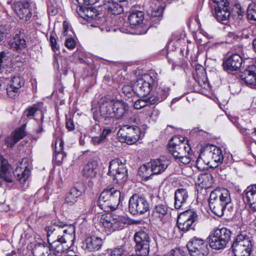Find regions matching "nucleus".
Returning <instances> with one entry per match:
<instances>
[{"mask_svg": "<svg viewBox=\"0 0 256 256\" xmlns=\"http://www.w3.org/2000/svg\"><path fill=\"white\" fill-rule=\"evenodd\" d=\"M128 21L126 22L120 30L125 33H134L138 34H144L152 25L148 19L144 17H128Z\"/></svg>", "mask_w": 256, "mask_h": 256, "instance_id": "nucleus-9", "label": "nucleus"}, {"mask_svg": "<svg viewBox=\"0 0 256 256\" xmlns=\"http://www.w3.org/2000/svg\"><path fill=\"white\" fill-rule=\"evenodd\" d=\"M246 198L250 206L256 210V186H248L246 190Z\"/></svg>", "mask_w": 256, "mask_h": 256, "instance_id": "nucleus-34", "label": "nucleus"}, {"mask_svg": "<svg viewBox=\"0 0 256 256\" xmlns=\"http://www.w3.org/2000/svg\"><path fill=\"white\" fill-rule=\"evenodd\" d=\"M230 230L226 228L214 230L208 236L210 246L215 250L224 248L231 237Z\"/></svg>", "mask_w": 256, "mask_h": 256, "instance_id": "nucleus-8", "label": "nucleus"}, {"mask_svg": "<svg viewBox=\"0 0 256 256\" xmlns=\"http://www.w3.org/2000/svg\"><path fill=\"white\" fill-rule=\"evenodd\" d=\"M12 58L4 52H0V70L2 72L6 68H10Z\"/></svg>", "mask_w": 256, "mask_h": 256, "instance_id": "nucleus-37", "label": "nucleus"}, {"mask_svg": "<svg viewBox=\"0 0 256 256\" xmlns=\"http://www.w3.org/2000/svg\"><path fill=\"white\" fill-rule=\"evenodd\" d=\"M50 16H54L58 14V9L54 6H50L48 9Z\"/></svg>", "mask_w": 256, "mask_h": 256, "instance_id": "nucleus-60", "label": "nucleus"}, {"mask_svg": "<svg viewBox=\"0 0 256 256\" xmlns=\"http://www.w3.org/2000/svg\"><path fill=\"white\" fill-rule=\"evenodd\" d=\"M244 13V10L242 8L240 4L238 3L234 4H230L228 6V10L226 12V16H243Z\"/></svg>", "mask_w": 256, "mask_h": 256, "instance_id": "nucleus-35", "label": "nucleus"}, {"mask_svg": "<svg viewBox=\"0 0 256 256\" xmlns=\"http://www.w3.org/2000/svg\"><path fill=\"white\" fill-rule=\"evenodd\" d=\"M230 120H231V122L234 123L236 126L238 128V129H239L240 132L242 134H243L244 136H248V135L250 134V132L252 130L250 129L244 128L241 124H240L238 122V118L236 117L233 118L231 117L230 118Z\"/></svg>", "mask_w": 256, "mask_h": 256, "instance_id": "nucleus-39", "label": "nucleus"}, {"mask_svg": "<svg viewBox=\"0 0 256 256\" xmlns=\"http://www.w3.org/2000/svg\"><path fill=\"white\" fill-rule=\"evenodd\" d=\"M144 133L136 126L124 125L118 131L117 135L120 140L128 144H135L142 138Z\"/></svg>", "mask_w": 256, "mask_h": 256, "instance_id": "nucleus-12", "label": "nucleus"}, {"mask_svg": "<svg viewBox=\"0 0 256 256\" xmlns=\"http://www.w3.org/2000/svg\"><path fill=\"white\" fill-rule=\"evenodd\" d=\"M170 88L162 83L158 82L152 87L149 96V100L151 104H158L166 98L170 94Z\"/></svg>", "mask_w": 256, "mask_h": 256, "instance_id": "nucleus-17", "label": "nucleus"}, {"mask_svg": "<svg viewBox=\"0 0 256 256\" xmlns=\"http://www.w3.org/2000/svg\"><path fill=\"white\" fill-rule=\"evenodd\" d=\"M168 150L173 156L184 164H188L195 158L190 146L178 138L171 140L168 144Z\"/></svg>", "mask_w": 256, "mask_h": 256, "instance_id": "nucleus-4", "label": "nucleus"}, {"mask_svg": "<svg viewBox=\"0 0 256 256\" xmlns=\"http://www.w3.org/2000/svg\"><path fill=\"white\" fill-rule=\"evenodd\" d=\"M63 28H64L63 34L64 36H66L68 34V30L70 28V26L68 22L64 21L63 22Z\"/></svg>", "mask_w": 256, "mask_h": 256, "instance_id": "nucleus-63", "label": "nucleus"}, {"mask_svg": "<svg viewBox=\"0 0 256 256\" xmlns=\"http://www.w3.org/2000/svg\"><path fill=\"white\" fill-rule=\"evenodd\" d=\"M82 20L81 22L82 24H87L88 26H89L92 27H96V26L92 24V22L95 20L96 18L98 17H82Z\"/></svg>", "mask_w": 256, "mask_h": 256, "instance_id": "nucleus-46", "label": "nucleus"}, {"mask_svg": "<svg viewBox=\"0 0 256 256\" xmlns=\"http://www.w3.org/2000/svg\"><path fill=\"white\" fill-rule=\"evenodd\" d=\"M102 7L107 10L108 14L112 15H118L124 11V8L120 4L113 1L107 2Z\"/></svg>", "mask_w": 256, "mask_h": 256, "instance_id": "nucleus-31", "label": "nucleus"}, {"mask_svg": "<svg viewBox=\"0 0 256 256\" xmlns=\"http://www.w3.org/2000/svg\"><path fill=\"white\" fill-rule=\"evenodd\" d=\"M103 240L94 236L87 237L83 242V248L88 252L100 250L103 244Z\"/></svg>", "mask_w": 256, "mask_h": 256, "instance_id": "nucleus-24", "label": "nucleus"}, {"mask_svg": "<svg viewBox=\"0 0 256 256\" xmlns=\"http://www.w3.org/2000/svg\"><path fill=\"white\" fill-rule=\"evenodd\" d=\"M9 44L12 49L16 51L21 50L26 47V40L18 34H16L14 39L10 42Z\"/></svg>", "mask_w": 256, "mask_h": 256, "instance_id": "nucleus-33", "label": "nucleus"}, {"mask_svg": "<svg viewBox=\"0 0 256 256\" xmlns=\"http://www.w3.org/2000/svg\"><path fill=\"white\" fill-rule=\"evenodd\" d=\"M202 156L206 158V156L204 155V153H202V154H199L198 158H196V166L198 168V169H200V168H202V166L203 163H206L207 164V161L205 162L203 160H202Z\"/></svg>", "mask_w": 256, "mask_h": 256, "instance_id": "nucleus-51", "label": "nucleus"}, {"mask_svg": "<svg viewBox=\"0 0 256 256\" xmlns=\"http://www.w3.org/2000/svg\"><path fill=\"white\" fill-rule=\"evenodd\" d=\"M148 105H152L149 100V96L145 98L139 99L134 103V108L136 109H140Z\"/></svg>", "mask_w": 256, "mask_h": 256, "instance_id": "nucleus-41", "label": "nucleus"}, {"mask_svg": "<svg viewBox=\"0 0 256 256\" xmlns=\"http://www.w3.org/2000/svg\"><path fill=\"white\" fill-rule=\"evenodd\" d=\"M50 41L52 50L54 51L57 50L58 49V48L56 45V40L55 38L52 36H50Z\"/></svg>", "mask_w": 256, "mask_h": 256, "instance_id": "nucleus-57", "label": "nucleus"}, {"mask_svg": "<svg viewBox=\"0 0 256 256\" xmlns=\"http://www.w3.org/2000/svg\"><path fill=\"white\" fill-rule=\"evenodd\" d=\"M186 247L191 256H207L209 253L207 242L196 237L190 240Z\"/></svg>", "mask_w": 256, "mask_h": 256, "instance_id": "nucleus-14", "label": "nucleus"}, {"mask_svg": "<svg viewBox=\"0 0 256 256\" xmlns=\"http://www.w3.org/2000/svg\"><path fill=\"white\" fill-rule=\"evenodd\" d=\"M110 132V129H104L100 136H94L92 138L91 143L95 146L102 144Z\"/></svg>", "mask_w": 256, "mask_h": 256, "instance_id": "nucleus-38", "label": "nucleus"}, {"mask_svg": "<svg viewBox=\"0 0 256 256\" xmlns=\"http://www.w3.org/2000/svg\"><path fill=\"white\" fill-rule=\"evenodd\" d=\"M136 243V249L144 256H148L150 251V237L148 234L143 230L136 232L134 234Z\"/></svg>", "mask_w": 256, "mask_h": 256, "instance_id": "nucleus-19", "label": "nucleus"}, {"mask_svg": "<svg viewBox=\"0 0 256 256\" xmlns=\"http://www.w3.org/2000/svg\"><path fill=\"white\" fill-rule=\"evenodd\" d=\"M231 202L229 191L226 189H216L211 192L209 200V206L212 212L218 216L224 214L226 205Z\"/></svg>", "mask_w": 256, "mask_h": 256, "instance_id": "nucleus-3", "label": "nucleus"}, {"mask_svg": "<svg viewBox=\"0 0 256 256\" xmlns=\"http://www.w3.org/2000/svg\"><path fill=\"white\" fill-rule=\"evenodd\" d=\"M197 218L196 213L188 210L182 212L177 219V226L178 229L184 232H187L194 229V223Z\"/></svg>", "mask_w": 256, "mask_h": 256, "instance_id": "nucleus-15", "label": "nucleus"}, {"mask_svg": "<svg viewBox=\"0 0 256 256\" xmlns=\"http://www.w3.org/2000/svg\"><path fill=\"white\" fill-rule=\"evenodd\" d=\"M100 118L105 120L120 119L126 116L129 108L128 104L123 101L111 100L106 98L100 100Z\"/></svg>", "mask_w": 256, "mask_h": 256, "instance_id": "nucleus-2", "label": "nucleus"}, {"mask_svg": "<svg viewBox=\"0 0 256 256\" xmlns=\"http://www.w3.org/2000/svg\"><path fill=\"white\" fill-rule=\"evenodd\" d=\"M47 238L54 256H62V253L68 250L73 244L75 228L68 226L59 220H53L51 225L46 228Z\"/></svg>", "mask_w": 256, "mask_h": 256, "instance_id": "nucleus-1", "label": "nucleus"}, {"mask_svg": "<svg viewBox=\"0 0 256 256\" xmlns=\"http://www.w3.org/2000/svg\"><path fill=\"white\" fill-rule=\"evenodd\" d=\"M169 208L166 202L156 204L154 208L152 216L162 223L166 222L169 218Z\"/></svg>", "mask_w": 256, "mask_h": 256, "instance_id": "nucleus-21", "label": "nucleus"}, {"mask_svg": "<svg viewBox=\"0 0 256 256\" xmlns=\"http://www.w3.org/2000/svg\"><path fill=\"white\" fill-rule=\"evenodd\" d=\"M156 83L157 78L154 74H143L134 82V94L138 96H149Z\"/></svg>", "mask_w": 256, "mask_h": 256, "instance_id": "nucleus-11", "label": "nucleus"}, {"mask_svg": "<svg viewBox=\"0 0 256 256\" xmlns=\"http://www.w3.org/2000/svg\"><path fill=\"white\" fill-rule=\"evenodd\" d=\"M6 89L8 95L10 98H14L18 96V90L15 89L10 86L6 88Z\"/></svg>", "mask_w": 256, "mask_h": 256, "instance_id": "nucleus-50", "label": "nucleus"}, {"mask_svg": "<svg viewBox=\"0 0 256 256\" xmlns=\"http://www.w3.org/2000/svg\"><path fill=\"white\" fill-rule=\"evenodd\" d=\"M30 0H24L22 2H16L14 4L12 8L18 16H37V12L34 7L30 6Z\"/></svg>", "mask_w": 256, "mask_h": 256, "instance_id": "nucleus-20", "label": "nucleus"}, {"mask_svg": "<svg viewBox=\"0 0 256 256\" xmlns=\"http://www.w3.org/2000/svg\"><path fill=\"white\" fill-rule=\"evenodd\" d=\"M229 18L230 17H216V18L218 22L222 24L226 25L229 22Z\"/></svg>", "mask_w": 256, "mask_h": 256, "instance_id": "nucleus-58", "label": "nucleus"}, {"mask_svg": "<svg viewBox=\"0 0 256 256\" xmlns=\"http://www.w3.org/2000/svg\"><path fill=\"white\" fill-rule=\"evenodd\" d=\"M66 126L68 131H72L74 129V125L72 120L67 116L66 119Z\"/></svg>", "mask_w": 256, "mask_h": 256, "instance_id": "nucleus-52", "label": "nucleus"}, {"mask_svg": "<svg viewBox=\"0 0 256 256\" xmlns=\"http://www.w3.org/2000/svg\"><path fill=\"white\" fill-rule=\"evenodd\" d=\"M242 63V59L240 54H234L228 58L223 62L225 70L234 71L239 69Z\"/></svg>", "mask_w": 256, "mask_h": 256, "instance_id": "nucleus-25", "label": "nucleus"}, {"mask_svg": "<svg viewBox=\"0 0 256 256\" xmlns=\"http://www.w3.org/2000/svg\"><path fill=\"white\" fill-rule=\"evenodd\" d=\"M130 15L129 16H144V12L142 10H139L137 9V7L134 6L132 7L130 10Z\"/></svg>", "mask_w": 256, "mask_h": 256, "instance_id": "nucleus-53", "label": "nucleus"}, {"mask_svg": "<svg viewBox=\"0 0 256 256\" xmlns=\"http://www.w3.org/2000/svg\"><path fill=\"white\" fill-rule=\"evenodd\" d=\"M108 174L114 177L118 182L125 180L127 178V170L125 164L118 158H115L110 162Z\"/></svg>", "mask_w": 256, "mask_h": 256, "instance_id": "nucleus-16", "label": "nucleus"}, {"mask_svg": "<svg viewBox=\"0 0 256 256\" xmlns=\"http://www.w3.org/2000/svg\"><path fill=\"white\" fill-rule=\"evenodd\" d=\"M65 45L69 49H74L76 46L75 42L72 38H68L66 40Z\"/></svg>", "mask_w": 256, "mask_h": 256, "instance_id": "nucleus-56", "label": "nucleus"}, {"mask_svg": "<svg viewBox=\"0 0 256 256\" xmlns=\"http://www.w3.org/2000/svg\"><path fill=\"white\" fill-rule=\"evenodd\" d=\"M34 256H54L50 244L45 242L36 244L32 250Z\"/></svg>", "mask_w": 256, "mask_h": 256, "instance_id": "nucleus-28", "label": "nucleus"}, {"mask_svg": "<svg viewBox=\"0 0 256 256\" xmlns=\"http://www.w3.org/2000/svg\"><path fill=\"white\" fill-rule=\"evenodd\" d=\"M204 155L208 158L207 164L211 168H217L222 164L224 156L221 149L214 146H210L204 152Z\"/></svg>", "mask_w": 256, "mask_h": 256, "instance_id": "nucleus-18", "label": "nucleus"}, {"mask_svg": "<svg viewBox=\"0 0 256 256\" xmlns=\"http://www.w3.org/2000/svg\"><path fill=\"white\" fill-rule=\"evenodd\" d=\"M230 2L228 0H210L209 5L216 16H226Z\"/></svg>", "mask_w": 256, "mask_h": 256, "instance_id": "nucleus-23", "label": "nucleus"}, {"mask_svg": "<svg viewBox=\"0 0 256 256\" xmlns=\"http://www.w3.org/2000/svg\"><path fill=\"white\" fill-rule=\"evenodd\" d=\"M149 207V203L143 195L135 194L129 200L128 210L134 215L145 213Z\"/></svg>", "mask_w": 256, "mask_h": 256, "instance_id": "nucleus-13", "label": "nucleus"}, {"mask_svg": "<svg viewBox=\"0 0 256 256\" xmlns=\"http://www.w3.org/2000/svg\"><path fill=\"white\" fill-rule=\"evenodd\" d=\"M171 255L172 256H186V252L180 248L172 250L171 251Z\"/></svg>", "mask_w": 256, "mask_h": 256, "instance_id": "nucleus-54", "label": "nucleus"}, {"mask_svg": "<svg viewBox=\"0 0 256 256\" xmlns=\"http://www.w3.org/2000/svg\"><path fill=\"white\" fill-rule=\"evenodd\" d=\"M12 134L14 136L16 139L18 138V141L23 138L26 135V132L24 130V126H23L22 128L16 129Z\"/></svg>", "mask_w": 256, "mask_h": 256, "instance_id": "nucleus-44", "label": "nucleus"}, {"mask_svg": "<svg viewBox=\"0 0 256 256\" xmlns=\"http://www.w3.org/2000/svg\"><path fill=\"white\" fill-rule=\"evenodd\" d=\"M82 190H79L77 188H73L68 194L66 198V201L68 204H74L76 202L78 198L82 196Z\"/></svg>", "mask_w": 256, "mask_h": 256, "instance_id": "nucleus-36", "label": "nucleus"}, {"mask_svg": "<svg viewBox=\"0 0 256 256\" xmlns=\"http://www.w3.org/2000/svg\"><path fill=\"white\" fill-rule=\"evenodd\" d=\"M240 76L248 86L256 89V62L249 66Z\"/></svg>", "mask_w": 256, "mask_h": 256, "instance_id": "nucleus-22", "label": "nucleus"}, {"mask_svg": "<svg viewBox=\"0 0 256 256\" xmlns=\"http://www.w3.org/2000/svg\"><path fill=\"white\" fill-rule=\"evenodd\" d=\"M100 222L106 232L111 233L115 230H122L128 224L129 220L124 216L105 214L102 215Z\"/></svg>", "mask_w": 256, "mask_h": 256, "instance_id": "nucleus-6", "label": "nucleus"}, {"mask_svg": "<svg viewBox=\"0 0 256 256\" xmlns=\"http://www.w3.org/2000/svg\"><path fill=\"white\" fill-rule=\"evenodd\" d=\"M36 110L37 108L35 106L30 107L25 110L24 114L28 118L32 117L34 116Z\"/></svg>", "mask_w": 256, "mask_h": 256, "instance_id": "nucleus-55", "label": "nucleus"}, {"mask_svg": "<svg viewBox=\"0 0 256 256\" xmlns=\"http://www.w3.org/2000/svg\"><path fill=\"white\" fill-rule=\"evenodd\" d=\"M24 84V81L20 76H14L10 82V86L17 90H19Z\"/></svg>", "mask_w": 256, "mask_h": 256, "instance_id": "nucleus-40", "label": "nucleus"}, {"mask_svg": "<svg viewBox=\"0 0 256 256\" xmlns=\"http://www.w3.org/2000/svg\"><path fill=\"white\" fill-rule=\"evenodd\" d=\"M164 10V8L162 6H159L156 11V14H152V16H162L163 15V12Z\"/></svg>", "mask_w": 256, "mask_h": 256, "instance_id": "nucleus-61", "label": "nucleus"}, {"mask_svg": "<svg viewBox=\"0 0 256 256\" xmlns=\"http://www.w3.org/2000/svg\"><path fill=\"white\" fill-rule=\"evenodd\" d=\"M6 33L5 26H0V42L4 40V36Z\"/></svg>", "mask_w": 256, "mask_h": 256, "instance_id": "nucleus-62", "label": "nucleus"}, {"mask_svg": "<svg viewBox=\"0 0 256 256\" xmlns=\"http://www.w3.org/2000/svg\"><path fill=\"white\" fill-rule=\"evenodd\" d=\"M0 178L8 183H12L13 178L8 162L2 156L0 157Z\"/></svg>", "mask_w": 256, "mask_h": 256, "instance_id": "nucleus-26", "label": "nucleus"}, {"mask_svg": "<svg viewBox=\"0 0 256 256\" xmlns=\"http://www.w3.org/2000/svg\"><path fill=\"white\" fill-rule=\"evenodd\" d=\"M102 7H98L97 8L94 7H84L82 6H80V10L82 12L85 14L86 12L88 13L89 12H92L95 14V16H98L99 14H101L102 13L100 12L101 10H100V8H101Z\"/></svg>", "mask_w": 256, "mask_h": 256, "instance_id": "nucleus-42", "label": "nucleus"}, {"mask_svg": "<svg viewBox=\"0 0 256 256\" xmlns=\"http://www.w3.org/2000/svg\"><path fill=\"white\" fill-rule=\"evenodd\" d=\"M253 246L252 237L250 234L242 233L236 237L232 249L234 256H250Z\"/></svg>", "mask_w": 256, "mask_h": 256, "instance_id": "nucleus-7", "label": "nucleus"}, {"mask_svg": "<svg viewBox=\"0 0 256 256\" xmlns=\"http://www.w3.org/2000/svg\"><path fill=\"white\" fill-rule=\"evenodd\" d=\"M80 6L88 7L96 4L98 0H76Z\"/></svg>", "mask_w": 256, "mask_h": 256, "instance_id": "nucleus-49", "label": "nucleus"}, {"mask_svg": "<svg viewBox=\"0 0 256 256\" xmlns=\"http://www.w3.org/2000/svg\"><path fill=\"white\" fill-rule=\"evenodd\" d=\"M188 194L185 188H178L174 192V206L176 209H180L184 207L188 202Z\"/></svg>", "mask_w": 256, "mask_h": 256, "instance_id": "nucleus-27", "label": "nucleus"}, {"mask_svg": "<svg viewBox=\"0 0 256 256\" xmlns=\"http://www.w3.org/2000/svg\"><path fill=\"white\" fill-rule=\"evenodd\" d=\"M120 201V192L114 188L104 190L99 196L98 206L105 212L116 210Z\"/></svg>", "mask_w": 256, "mask_h": 256, "instance_id": "nucleus-5", "label": "nucleus"}, {"mask_svg": "<svg viewBox=\"0 0 256 256\" xmlns=\"http://www.w3.org/2000/svg\"><path fill=\"white\" fill-rule=\"evenodd\" d=\"M122 91L126 96L128 97L130 96L132 93H134V84H133V86L129 84L124 85L122 87Z\"/></svg>", "mask_w": 256, "mask_h": 256, "instance_id": "nucleus-45", "label": "nucleus"}, {"mask_svg": "<svg viewBox=\"0 0 256 256\" xmlns=\"http://www.w3.org/2000/svg\"><path fill=\"white\" fill-rule=\"evenodd\" d=\"M170 164V160L164 157L152 160L140 167V172L142 176L148 178L152 175L162 173Z\"/></svg>", "mask_w": 256, "mask_h": 256, "instance_id": "nucleus-10", "label": "nucleus"}, {"mask_svg": "<svg viewBox=\"0 0 256 256\" xmlns=\"http://www.w3.org/2000/svg\"><path fill=\"white\" fill-rule=\"evenodd\" d=\"M30 174V170L28 166H18L14 171V175L22 184H24Z\"/></svg>", "mask_w": 256, "mask_h": 256, "instance_id": "nucleus-30", "label": "nucleus"}, {"mask_svg": "<svg viewBox=\"0 0 256 256\" xmlns=\"http://www.w3.org/2000/svg\"><path fill=\"white\" fill-rule=\"evenodd\" d=\"M98 170V164L96 160H90L84 166L82 169L84 176L87 178H94Z\"/></svg>", "mask_w": 256, "mask_h": 256, "instance_id": "nucleus-29", "label": "nucleus"}, {"mask_svg": "<svg viewBox=\"0 0 256 256\" xmlns=\"http://www.w3.org/2000/svg\"><path fill=\"white\" fill-rule=\"evenodd\" d=\"M63 148V141L60 138L56 139L55 142L54 159L58 164L62 162L65 156L64 152H62Z\"/></svg>", "mask_w": 256, "mask_h": 256, "instance_id": "nucleus-32", "label": "nucleus"}, {"mask_svg": "<svg viewBox=\"0 0 256 256\" xmlns=\"http://www.w3.org/2000/svg\"><path fill=\"white\" fill-rule=\"evenodd\" d=\"M6 81L7 80L4 78L0 79V90H5L8 84V82Z\"/></svg>", "mask_w": 256, "mask_h": 256, "instance_id": "nucleus-64", "label": "nucleus"}, {"mask_svg": "<svg viewBox=\"0 0 256 256\" xmlns=\"http://www.w3.org/2000/svg\"><path fill=\"white\" fill-rule=\"evenodd\" d=\"M6 142L8 146L12 147L14 146L17 142H18V138L16 139L14 136L12 134L6 138Z\"/></svg>", "mask_w": 256, "mask_h": 256, "instance_id": "nucleus-47", "label": "nucleus"}, {"mask_svg": "<svg viewBox=\"0 0 256 256\" xmlns=\"http://www.w3.org/2000/svg\"><path fill=\"white\" fill-rule=\"evenodd\" d=\"M125 252L123 246L116 248L108 250L110 256H122Z\"/></svg>", "mask_w": 256, "mask_h": 256, "instance_id": "nucleus-43", "label": "nucleus"}, {"mask_svg": "<svg viewBox=\"0 0 256 256\" xmlns=\"http://www.w3.org/2000/svg\"><path fill=\"white\" fill-rule=\"evenodd\" d=\"M207 78L204 72H202L201 76L198 77V82L201 86L206 88L208 84L206 82Z\"/></svg>", "mask_w": 256, "mask_h": 256, "instance_id": "nucleus-48", "label": "nucleus"}, {"mask_svg": "<svg viewBox=\"0 0 256 256\" xmlns=\"http://www.w3.org/2000/svg\"><path fill=\"white\" fill-rule=\"evenodd\" d=\"M247 16H256V6L252 8L250 6L248 8Z\"/></svg>", "mask_w": 256, "mask_h": 256, "instance_id": "nucleus-59", "label": "nucleus"}]
</instances>
